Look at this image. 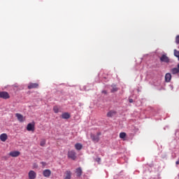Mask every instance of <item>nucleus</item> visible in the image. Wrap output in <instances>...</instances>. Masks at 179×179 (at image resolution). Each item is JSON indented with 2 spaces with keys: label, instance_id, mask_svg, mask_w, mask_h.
<instances>
[{
  "label": "nucleus",
  "instance_id": "obj_5",
  "mask_svg": "<svg viewBox=\"0 0 179 179\" xmlns=\"http://www.w3.org/2000/svg\"><path fill=\"white\" fill-rule=\"evenodd\" d=\"M28 177L29 179H36V177H37V173L34 172V171H29L28 173Z\"/></svg>",
  "mask_w": 179,
  "mask_h": 179
},
{
  "label": "nucleus",
  "instance_id": "obj_7",
  "mask_svg": "<svg viewBox=\"0 0 179 179\" xmlns=\"http://www.w3.org/2000/svg\"><path fill=\"white\" fill-rule=\"evenodd\" d=\"M9 156L11 157H18V156H20V152L19 151H11L9 153Z\"/></svg>",
  "mask_w": 179,
  "mask_h": 179
},
{
  "label": "nucleus",
  "instance_id": "obj_19",
  "mask_svg": "<svg viewBox=\"0 0 179 179\" xmlns=\"http://www.w3.org/2000/svg\"><path fill=\"white\" fill-rule=\"evenodd\" d=\"M111 93H114L115 92H118V88L117 87L116 85H112L111 86Z\"/></svg>",
  "mask_w": 179,
  "mask_h": 179
},
{
  "label": "nucleus",
  "instance_id": "obj_29",
  "mask_svg": "<svg viewBox=\"0 0 179 179\" xmlns=\"http://www.w3.org/2000/svg\"><path fill=\"white\" fill-rule=\"evenodd\" d=\"M102 93H103L104 94H107V91L103 90V91H102Z\"/></svg>",
  "mask_w": 179,
  "mask_h": 179
},
{
  "label": "nucleus",
  "instance_id": "obj_25",
  "mask_svg": "<svg viewBox=\"0 0 179 179\" xmlns=\"http://www.w3.org/2000/svg\"><path fill=\"white\" fill-rule=\"evenodd\" d=\"M41 164H42L43 169H44L45 167V166H47V164L44 162H41Z\"/></svg>",
  "mask_w": 179,
  "mask_h": 179
},
{
  "label": "nucleus",
  "instance_id": "obj_3",
  "mask_svg": "<svg viewBox=\"0 0 179 179\" xmlns=\"http://www.w3.org/2000/svg\"><path fill=\"white\" fill-rule=\"evenodd\" d=\"M68 158L72 160H76V152L75 150H70L68 152Z\"/></svg>",
  "mask_w": 179,
  "mask_h": 179
},
{
  "label": "nucleus",
  "instance_id": "obj_26",
  "mask_svg": "<svg viewBox=\"0 0 179 179\" xmlns=\"http://www.w3.org/2000/svg\"><path fill=\"white\" fill-rule=\"evenodd\" d=\"M96 162H97V163H100V162H101V158H96Z\"/></svg>",
  "mask_w": 179,
  "mask_h": 179
},
{
  "label": "nucleus",
  "instance_id": "obj_21",
  "mask_svg": "<svg viewBox=\"0 0 179 179\" xmlns=\"http://www.w3.org/2000/svg\"><path fill=\"white\" fill-rule=\"evenodd\" d=\"M173 52H174L175 57H176L177 58H179V51L177 50L176 49H175V50H173Z\"/></svg>",
  "mask_w": 179,
  "mask_h": 179
},
{
  "label": "nucleus",
  "instance_id": "obj_15",
  "mask_svg": "<svg viewBox=\"0 0 179 179\" xmlns=\"http://www.w3.org/2000/svg\"><path fill=\"white\" fill-rule=\"evenodd\" d=\"M83 148V145L79 143L75 144V149H76V150H82Z\"/></svg>",
  "mask_w": 179,
  "mask_h": 179
},
{
  "label": "nucleus",
  "instance_id": "obj_18",
  "mask_svg": "<svg viewBox=\"0 0 179 179\" xmlns=\"http://www.w3.org/2000/svg\"><path fill=\"white\" fill-rule=\"evenodd\" d=\"M171 72L173 75H177V73H179V69L178 68H173L171 70Z\"/></svg>",
  "mask_w": 179,
  "mask_h": 179
},
{
  "label": "nucleus",
  "instance_id": "obj_28",
  "mask_svg": "<svg viewBox=\"0 0 179 179\" xmlns=\"http://www.w3.org/2000/svg\"><path fill=\"white\" fill-rule=\"evenodd\" d=\"M34 169H37V167H38V166L37 164H34Z\"/></svg>",
  "mask_w": 179,
  "mask_h": 179
},
{
  "label": "nucleus",
  "instance_id": "obj_27",
  "mask_svg": "<svg viewBox=\"0 0 179 179\" xmlns=\"http://www.w3.org/2000/svg\"><path fill=\"white\" fill-rule=\"evenodd\" d=\"M129 103H134V99H130L129 100Z\"/></svg>",
  "mask_w": 179,
  "mask_h": 179
},
{
  "label": "nucleus",
  "instance_id": "obj_1",
  "mask_svg": "<svg viewBox=\"0 0 179 179\" xmlns=\"http://www.w3.org/2000/svg\"><path fill=\"white\" fill-rule=\"evenodd\" d=\"M101 135V132H97L96 135L91 134V139L94 142V143H99L100 141V136Z\"/></svg>",
  "mask_w": 179,
  "mask_h": 179
},
{
  "label": "nucleus",
  "instance_id": "obj_2",
  "mask_svg": "<svg viewBox=\"0 0 179 179\" xmlns=\"http://www.w3.org/2000/svg\"><path fill=\"white\" fill-rule=\"evenodd\" d=\"M0 99L8 100V99H10V95H9V93H8L7 92H0Z\"/></svg>",
  "mask_w": 179,
  "mask_h": 179
},
{
  "label": "nucleus",
  "instance_id": "obj_13",
  "mask_svg": "<svg viewBox=\"0 0 179 179\" xmlns=\"http://www.w3.org/2000/svg\"><path fill=\"white\" fill-rule=\"evenodd\" d=\"M115 114H117V112L115 110H110L109 112H108L106 115L109 118H111V117H114V115H115Z\"/></svg>",
  "mask_w": 179,
  "mask_h": 179
},
{
  "label": "nucleus",
  "instance_id": "obj_9",
  "mask_svg": "<svg viewBox=\"0 0 179 179\" xmlns=\"http://www.w3.org/2000/svg\"><path fill=\"white\" fill-rule=\"evenodd\" d=\"M7 139L8 134L3 133L0 135V141H1V142H6Z\"/></svg>",
  "mask_w": 179,
  "mask_h": 179
},
{
  "label": "nucleus",
  "instance_id": "obj_14",
  "mask_svg": "<svg viewBox=\"0 0 179 179\" xmlns=\"http://www.w3.org/2000/svg\"><path fill=\"white\" fill-rule=\"evenodd\" d=\"M171 80V73H167L166 75H165V82H170Z\"/></svg>",
  "mask_w": 179,
  "mask_h": 179
},
{
  "label": "nucleus",
  "instance_id": "obj_8",
  "mask_svg": "<svg viewBox=\"0 0 179 179\" xmlns=\"http://www.w3.org/2000/svg\"><path fill=\"white\" fill-rule=\"evenodd\" d=\"M38 88V83H30L28 85V89L31 90V89H37Z\"/></svg>",
  "mask_w": 179,
  "mask_h": 179
},
{
  "label": "nucleus",
  "instance_id": "obj_12",
  "mask_svg": "<svg viewBox=\"0 0 179 179\" xmlns=\"http://www.w3.org/2000/svg\"><path fill=\"white\" fill-rule=\"evenodd\" d=\"M62 118H63V120H69L71 115L69 113H64L62 114Z\"/></svg>",
  "mask_w": 179,
  "mask_h": 179
},
{
  "label": "nucleus",
  "instance_id": "obj_17",
  "mask_svg": "<svg viewBox=\"0 0 179 179\" xmlns=\"http://www.w3.org/2000/svg\"><path fill=\"white\" fill-rule=\"evenodd\" d=\"M76 173L77 174V177H80L82 176V168H78L76 169Z\"/></svg>",
  "mask_w": 179,
  "mask_h": 179
},
{
  "label": "nucleus",
  "instance_id": "obj_6",
  "mask_svg": "<svg viewBox=\"0 0 179 179\" xmlns=\"http://www.w3.org/2000/svg\"><path fill=\"white\" fill-rule=\"evenodd\" d=\"M35 129V124L34 123H29L27 126V131H31L32 132H34Z\"/></svg>",
  "mask_w": 179,
  "mask_h": 179
},
{
  "label": "nucleus",
  "instance_id": "obj_16",
  "mask_svg": "<svg viewBox=\"0 0 179 179\" xmlns=\"http://www.w3.org/2000/svg\"><path fill=\"white\" fill-rule=\"evenodd\" d=\"M72 176V173L71 171H66V176L64 177V179H71V177Z\"/></svg>",
  "mask_w": 179,
  "mask_h": 179
},
{
  "label": "nucleus",
  "instance_id": "obj_11",
  "mask_svg": "<svg viewBox=\"0 0 179 179\" xmlns=\"http://www.w3.org/2000/svg\"><path fill=\"white\" fill-rule=\"evenodd\" d=\"M43 174L45 177L48 178L50 176H51V170L45 169L43 171Z\"/></svg>",
  "mask_w": 179,
  "mask_h": 179
},
{
  "label": "nucleus",
  "instance_id": "obj_4",
  "mask_svg": "<svg viewBox=\"0 0 179 179\" xmlns=\"http://www.w3.org/2000/svg\"><path fill=\"white\" fill-rule=\"evenodd\" d=\"M159 59L162 62H165L166 64H169V62H170V59L169 58V57H167V55L166 54L162 55L160 57Z\"/></svg>",
  "mask_w": 179,
  "mask_h": 179
},
{
  "label": "nucleus",
  "instance_id": "obj_24",
  "mask_svg": "<svg viewBox=\"0 0 179 179\" xmlns=\"http://www.w3.org/2000/svg\"><path fill=\"white\" fill-rule=\"evenodd\" d=\"M40 145H41V146H45V140L41 141Z\"/></svg>",
  "mask_w": 179,
  "mask_h": 179
},
{
  "label": "nucleus",
  "instance_id": "obj_10",
  "mask_svg": "<svg viewBox=\"0 0 179 179\" xmlns=\"http://www.w3.org/2000/svg\"><path fill=\"white\" fill-rule=\"evenodd\" d=\"M15 117H17V118L20 122H23V121H24V117H23L22 114H20V113H16Z\"/></svg>",
  "mask_w": 179,
  "mask_h": 179
},
{
  "label": "nucleus",
  "instance_id": "obj_23",
  "mask_svg": "<svg viewBox=\"0 0 179 179\" xmlns=\"http://www.w3.org/2000/svg\"><path fill=\"white\" fill-rule=\"evenodd\" d=\"M176 44H179V35L176 37Z\"/></svg>",
  "mask_w": 179,
  "mask_h": 179
},
{
  "label": "nucleus",
  "instance_id": "obj_30",
  "mask_svg": "<svg viewBox=\"0 0 179 179\" xmlns=\"http://www.w3.org/2000/svg\"><path fill=\"white\" fill-rule=\"evenodd\" d=\"M176 164H179V160L176 162Z\"/></svg>",
  "mask_w": 179,
  "mask_h": 179
},
{
  "label": "nucleus",
  "instance_id": "obj_22",
  "mask_svg": "<svg viewBox=\"0 0 179 179\" xmlns=\"http://www.w3.org/2000/svg\"><path fill=\"white\" fill-rule=\"evenodd\" d=\"M125 136H127V134H125L124 132H122L120 134V138L121 139H124V138H125Z\"/></svg>",
  "mask_w": 179,
  "mask_h": 179
},
{
  "label": "nucleus",
  "instance_id": "obj_20",
  "mask_svg": "<svg viewBox=\"0 0 179 179\" xmlns=\"http://www.w3.org/2000/svg\"><path fill=\"white\" fill-rule=\"evenodd\" d=\"M53 111L55 113V114H58V113H59V108H58L57 106H54Z\"/></svg>",
  "mask_w": 179,
  "mask_h": 179
}]
</instances>
